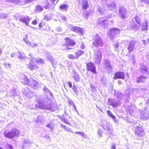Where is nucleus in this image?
I'll list each match as a JSON object with an SVG mask.
<instances>
[{
  "instance_id": "obj_1",
  "label": "nucleus",
  "mask_w": 149,
  "mask_h": 149,
  "mask_svg": "<svg viewBox=\"0 0 149 149\" xmlns=\"http://www.w3.org/2000/svg\"><path fill=\"white\" fill-rule=\"evenodd\" d=\"M36 109H48L51 111H54L56 108L55 105L54 103H51V99L47 96L44 98L42 102H39L36 104Z\"/></svg>"
},
{
  "instance_id": "obj_2",
  "label": "nucleus",
  "mask_w": 149,
  "mask_h": 149,
  "mask_svg": "<svg viewBox=\"0 0 149 149\" xmlns=\"http://www.w3.org/2000/svg\"><path fill=\"white\" fill-rule=\"evenodd\" d=\"M103 123L100 125L105 130V133L107 136L112 138V136L113 135V128L106 121H104Z\"/></svg>"
},
{
  "instance_id": "obj_3",
  "label": "nucleus",
  "mask_w": 149,
  "mask_h": 149,
  "mask_svg": "<svg viewBox=\"0 0 149 149\" xmlns=\"http://www.w3.org/2000/svg\"><path fill=\"white\" fill-rule=\"evenodd\" d=\"M20 131L16 128H13L10 132L5 131L3 134L5 137L10 139H13L14 136H18Z\"/></svg>"
},
{
  "instance_id": "obj_4",
  "label": "nucleus",
  "mask_w": 149,
  "mask_h": 149,
  "mask_svg": "<svg viewBox=\"0 0 149 149\" xmlns=\"http://www.w3.org/2000/svg\"><path fill=\"white\" fill-rule=\"evenodd\" d=\"M93 44L97 48L102 47L104 44L103 41L100 37L97 34H96L94 37Z\"/></svg>"
},
{
  "instance_id": "obj_5",
  "label": "nucleus",
  "mask_w": 149,
  "mask_h": 149,
  "mask_svg": "<svg viewBox=\"0 0 149 149\" xmlns=\"http://www.w3.org/2000/svg\"><path fill=\"white\" fill-rule=\"evenodd\" d=\"M108 33L110 35V40L111 41H113L115 38L118 36L120 33V31L117 28H113L110 30Z\"/></svg>"
},
{
  "instance_id": "obj_6",
  "label": "nucleus",
  "mask_w": 149,
  "mask_h": 149,
  "mask_svg": "<svg viewBox=\"0 0 149 149\" xmlns=\"http://www.w3.org/2000/svg\"><path fill=\"white\" fill-rule=\"evenodd\" d=\"M118 13L119 17L123 19H125L127 17V10L123 7H120L118 9Z\"/></svg>"
},
{
  "instance_id": "obj_7",
  "label": "nucleus",
  "mask_w": 149,
  "mask_h": 149,
  "mask_svg": "<svg viewBox=\"0 0 149 149\" xmlns=\"http://www.w3.org/2000/svg\"><path fill=\"white\" fill-rule=\"evenodd\" d=\"M102 53L100 49L95 55L94 61L96 64L99 65L102 59Z\"/></svg>"
},
{
  "instance_id": "obj_8",
  "label": "nucleus",
  "mask_w": 149,
  "mask_h": 149,
  "mask_svg": "<svg viewBox=\"0 0 149 149\" xmlns=\"http://www.w3.org/2000/svg\"><path fill=\"white\" fill-rule=\"evenodd\" d=\"M138 42L136 41H133L130 42L127 47V49L129 53L132 52L134 49L135 46H138Z\"/></svg>"
},
{
  "instance_id": "obj_9",
  "label": "nucleus",
  "mask_w": 149,
  "mask_h": 149,
  "mask_svg": "<svg viewBox=\"0 0 149 149\" xmlns=\"http://www.w3.org/2000/svg\"><path fill=\"white\" fill-rule=\"evenodd\" d=\"M86 70L87 71L97 74L95 67L92 62H89L86 64Z\"/></svg>"
},
{
  "instance_id": "obj_10",
  "label": "nucleus",
  "mask_w": 149,
  "mask_h": 149,
  "mask_svg": "<svg viewBox=\"0 0 149 149\" xmlns=\"http://www.w3.org/2000/svg\"><path fill=\"white\" fill-rule=\"evenodd\" d=\"M38 82L32 78H30L29 80L28 83L27 84L29 86L34 89H36L38 87Z\"/></svg>"
},
{
  "instance_id": "obj_11",
  "label": "nucleus",
  "mask_w": 149,
  "mask_h": 149,
  "mask_svg": "<svg viewBox=\"0 0 149 149\" xmlns=\"http://www.w3.org/2000/svg\"><path fill=\"white\" fill-rule=\"evenodd\" d=\"M66 40L65 42V45L67 46V48L68 49H70L71 48L68 47L74 46L75 44L74 41L68 38H65V39Z\"/></svg>"
},
{
  "instance_id": "obj_12",
  "label": "nucleus",
  "mask_w": 149,
  "mask_h": 149,
  "mask_svg": "<svg viewBox=\"0 0 149 149\" xmlns=\"http://www.w3.org/2000/svg\"><path fill=\"white\" fill-rule=\"evenodd\" d=\"M113 79L115 80L117 79H125V73L123 72H116Z\"/></svg>"
},
{
  "instance_id": "obj_13",
  "label": "nucleus",
  "mask_w": 149,
  "mask_h": 149,
  "mask_svg": "<svg viewBox=\"0 0 149 149\" xmlns=\"http://www.w3.org/2000/svg\"><path fill=\"white\" fill-rule=\"evenodd\" d=\"M136 134L139 136H142L144 134V132L143 129L140 127H137L135 128Z\"/></svg>"
},
{
  "instance_id": "obj_14",
  "label": "nucleus",
  "mask_w": 149,
  "mask_h": 149,
  "mask_svg": "<svg viewBox=\"0 0 149 149\" xmlns=\"http://www.w3.org/2000/svg\"><path fill=\"white\" fill-rule=\"evenodd\" d=\"M131 27L132 29L135 31H138L139 30L141 24H137L133 20L131 22Z\"/></svg>"
},
{
  "instance_id": "obj_15",
  "label": "nucleus",
  "mask_w": 149,
  "mask_h": 149,
  "mask_svg": "<svg viewBox=\"0 0 149 149\" xmlns=\"http://www.w3.org/2000/svg\"><path fill=\"white\" fill-rule=\"evenodd\" d=\"M24 92L23 93L24 95L29 98L32 97L34 93L33 92L31 91L30 90L27 88H25L24 89Z\"/></svg>"
},
{
  "instance_id": "obj_16",
  "label": "nucleus",
  "mask_w": 149,
  "mask_h": 149,
  "mask_svg": "<svg viewBox=\"0 0 149 149\" xmlns=\"http://www.w3.org/2000/svg\"><path fill=\"white\" fill-rule=\"evenodd\" d=\"M108 103L109 105L115 107L119 105V101L114 99L110 98L108 100Z\"/></svg>"
},
{
  "instance_id": "obj_17",
  "label": "nucleus",
  "mask_w": 149,
  "mask_h": 149,
  "mask_svg": "<svg viewBox=\"0 0 149 149\" xmlns=\"http://www.w3.org/2000/svg\"><path fill=\"white\" fill-rule=\"evenodd\" d=\"M147 77L144 75H141L136 79V82L138 83H144L147 79Z\"/></svg>"
},
{
  "instance_id": "obj_18",
  "label": "nucleus",
  "mask_w": 149,
  "mask_h": 149,
  "mask_svg": "<svg viewBox=\"0 0 149 149\" xmlns=\"http://www.w3.org/2000/svg\"><path fill=\"white\" fill-rule=\"evenodd\" d=\"M36 119V121L37 123H42L45 122L44 117L42 115L41 113L38 115Z\"/></svg>"
},
{
  "instance_id": "obj_19",
  "label": "nucleus",
  "mask_w": 149,
  "mask_h": 149,
  "mask_svg": "<svg viewBox=\"0 0 149 149\" xmlns=\"http://www.w3.org/2000/svg\"><path fill=\"white\" fill-rule=\"evenodd\" d=\"M19 20L25 23V24L28 26L29 24V22L30 21V19L28 16H22L19 18Z\"/></svg>"
},
{
  "instance_id": "obj_20",
  "label": "nucleus",
  "mask_w": 149,
  "mask_h": 149,
  "mask_svg": "<svg viewBox=\"0 0 149 149\" xmlns=\"http://www.w3.org/2000/svg\"><path fill=\"white\" fill-rule=\"evenodd\" d=\"M104 63V68L105 69H107L109 70H112V67L108 60L105 59Z\"/></svg>"
},
{
  "instance_id": "obj_21",
  "label": "nucleus",
  "mask_w": 149,
  "mask_h": 149,
  "mask_svg": "<svg viewBox=\"0 0 149 149\" xmlns=\"http://www.w3.org/2000/svg\"><path fill=\"white\" fill-rule=\"evenodd\" d=\"M82 8L85 10L89 6L87 0H82Z\"/></svg>"
},
{
  "instance_id": "obj_22",
  "label": "nucleus",
  "mask_w": 149,
  "mask_h": 149,
  "mask_svg": "<svg viewBox=\"0 0 149 149\" xmlns=\"http://www.w3.org/2000/svg\"><path fill=\"white\" fill-rule=\"evenodd\" d=\"M148 68L146 66L143 65L140 68V70L141 72L145 74H147L148 73Z\"/></svg>"
},
{
  "instance_id": "obj_23",
  "label": "nucleus",
  "mask_w": 149,
  "mask_h": 149,
  "mask_svg": "<svg viewBox=\"0 0 149 149\" xmlns=\"http://www.w3.org/2000/svg\"><path fill=\"white\" fill-rule=\"evenodd\" d=\"M21 82L24 84H27L28 83L29 80L24 75L22 74L21 77Z\"/></svg>"
},
{
  "instance_id": "obj_24",
  "label": "nucleus",
  "mask_w": 149,
  "mask_h": 149,
  "mask_svg": "<svg viewBox=\"0 0 149 149\" xmlns=\"http://www.w3.org/2000/svg\"><path fill=\"white\" fill-rule=\"evenodd\" d=\"M71 30L72 31L81 34L82 32V29L77 26H75L72 27L71 29Z\"/></svg>"
},
{
  "instance_id": "obj_25",
  "label": "nucleus",
  "mask_w": 149,
  "mask_h": 149,
  "mask_svg": "<svg viewBox=\"0 0 149 149\" xmlns=\"http://www.w3.org/2000/svg\"><path fill=\"white\" fill-rule=\"evenodd\" d=\"M107 22V21L105 19L103 18H101L98 22V24L104 26L106 25Z\"/></svg>"
},
{
  "instance_id": "obj_26",
  "label": "nucleus",
  "mask_w": 149,
  "mask_h": 149,
  "mask_svg": "<svg viewBox=\"0 0 149 149\" xmlns=\"http://www.w3.org/2000/svg\"><path fill=\"white\" fill-rule=\"evenodd\" d=\"M43 90L44 93L45 94H49L51 96H53V95L52 93L45 86H44Z\"/></svg>"
},
{
  "instance_id": "obj_27",
  "label": "nucleus",
  "mask_w": 149,
  "mask_h": 149,
  "mask_svg": "<svg viewBox=\"0 0 149 149\" xmlns=\"http://www.w3.org/2000/svg\"><path fill=\"white\" fill-rule=\"evenodd\" d=\"M108 7L111 10L114 9L116 7V4L113 2H112L107 5Z\"/></svg>"
},
{
  "instance_id": "obj_28",
  "label": "nucleus",
  "mask_w": 149,
  "mask_h": 149,
  "mask_svg": "<svg viewBox=\"0 0 149 149\" xmlns=\"http://www.w3.org/2000/svg\"><path fill=\"white\" fill-rule=\"evenodd\" d=\"M142 29L141 30V31L143 30H146L148 29V23L146 21H145L144 22H143L142 24Z\"/></svg>"
},
{
  "instance_id": "obj_29",
  "label": "nucleus",
  "mask_w": 149,
  "mask_h": 149,
  "mask_svg": "<svg viewBox=\"0 0 149 149\" xmlns=\"http://www.w3.org/2000/svg\"><path fill=\"white\" fill-rule=\"evenodd\" d=\"M68 8V6L66 4H63L60 6V10L62 11H67Z\"/></svg>"
},
{
  "instance_id": "obj_30",
  "label": "nucleus",
  "mask_w": 149,
  "mask_h": 149,
  "mask_svg": "<svg viewBox=\"0 0 149 149\" xmlns=\"http://www.w3.org/2000/svg\"><path fill=\"white\" fill-rule=\"evenodd\" d=\"M97 10L101 14L104 15L105 14V9L104 8H101L99 6H98Z\"/></svg>"
},
{
  "instance_id": "obj_31",
  "label": "nucleus",
  "mask_w": 149,
  "mask_h": 149,
  "mask_svg": "<svg viewBox=\"0 0 149 149\" xmlns=\"http://www.w3.org/2000/svg\"><path fill=\"white\" fill-rule=\"evenodd\" d=\"M141 16L136 15L135 18V19L137 24H141Z\"/></svg>"
},
{
  "instance_id": "obj_32",
  "label": "nucleus",
  "mask_w": 149,
  "mask_h": 149,
  "mask_svg": "<svg viewBox=\"0 0 149 149\" xmlns=\"http://www.w3.org/2000/svg\"><path fill=\"white\" fill-rule=\"evenodd\" d=\"M27 66L28 68L30 69L31 70H33L36 68V66L34 65H33L31 63H29V64H27Z\"/></svg>"
},
{
  "instance_id": "obj_33",
  "label": "nucleus",
  "mask_w": 149,
  "mask_h": 149,
  "mask_svg": "<svg viewBox=\"0 0 149 149\" xmlns=\"http://www.w3.org/2000/svg\"><path fill=\"white\" fill-rule=\"evenodd\" d=\"M43 9L42 6L38 5L36 7L35 10L37 13L41 12Z\"/></svg>"
},
{
  "instance_id": "obj_34",
  "label": "nucleus",
  "mask_w": 149,
  "mask_h": 149,
  "mask_svg": "<svg viewBox=\"0 0 149 149\" xmlns=\"http://www.w3.org/2000/svg\"><path fill=\"white\" fill-rule=\"evenodd\" d=\"M108 116L110 117L113 120H115L116 117L113 115L111 111L109 110L107 111Z\"/></svg>"
},
{
  "instance_id": "obj_35",
  "label": "nucleus",
  "mask_w": 149,
  "mask_h": 149,
  "mask_svg": "<svg viewBox=\"0 0 149 149\" xmlns=\"http://www.w3.org/2000/svg\"><path fill=\"white\" fill-rule=\"evenodd\" d=\"M84 54V52L83 51L81 50H79L75 52V55L76 56V57H77V58L80 56L81 55Z\"/></svg>"
},
{
  "instance_id": "obj_36",
  "label": "nucleus",
  "mask_w": 149,
  "mask_h": 149,
  "mask_svg": "<svg viewBox=\"0 0 149 149\" xmlns=\"http://www.w3.org/2000/svg\"><path fill=\"white\" fill-rule=\"evenodd\" d=\"M17 91H16L15 89H13V90L11 92V93H10V95L12 96H15V95H17L18 93L17 92Z\"/></svg>"
},
{
  "instance_id": "obj_37",
  "label": "nucleus",
  "mask_w": 149,
  "mask_h": 149,
  "mask_svg": "<svg viewBox=\"0 0 149 149\" xmlns=\"http://www.w3.org/2000/svg\"><path fill=\"white\" fill-rule=\"evenodd\" d=\"M31 142L27 140H24V146L25 147H27V146L31 144Z\"/></svg>"
},
{
  "instance_id": "obj_38",
  "label": "nucleus",
  "mask_w": 149,
  "mask_h": 149,
  "mask_svg": "<svg viewBox=\"0 0 149 149\" xmlns=\"http://www.w3.org/2000/svg\"><path fill=\"white\" fill-rule=\"evenodd\" d=\"M43 139L45 142H48L50 141V136L47 134H46L43 137Z\"/></svg>"
},
{
  "instance_id": "obj_39",
  "label": "nucleus",
  "mask_w": 149,
  "mask_h": 149,
  "mask_svg": "<svg viewBox=\"0 0 149 149\" xmlns=\"http://www.w3.org/2000/svg\"><path fill=\"white\" fill-rule=\"evenodd\" d=\"M72 89L74 92L77 95L79 94V92L77 90V87L74 84L73 86Z\"/></svg>"
},
{
  "instance_id": "obj_40",
  "label": "nucleus",
  "mask_w": 149,
  "mask_h": 149,
  "mask_svg": "<svg viewBox=\"0 0 149 149\" xmlns=\"http://www.w3.org/2000/svg\"><path fill=\"white\" fill-rule=\"evenodd\" d=\"M117 98L119 99H122L123 97V95L121 93H118L116 95Z\"/></svg>"
},
{
  "instance_id": "obj_41",
  "label": "nucleus",
  "mask_w": 149,
  "mask_h": 149,
  "mask_svg": "<svg viewBox=\"0 0 149 149\" xmlns=\"http://www.w3.org/2000/svg\"><path fill=\"white\" fill-rule=\"evenodd\" d=\"M18 58L22 59L25 58V55L24 53H21L19 51L18 52Z\"/></svg>"
},
{
  "instance_id": "obj_42",
  "label": "nucleus",
  "mask_w": 149,
  "mask_h": 149,
  "mask_svg": "<svg viewBox=\"0 0 149 149\" xmlns=\"http://www.w3.org/2000/svg\"><path fill=\"white\" fill-rule=\"evenodd\" d=\"M47 59L49 61L52 63V64H53L54 62L55 61L53 58V57L51 56H48L47 57Z\"/></svg>"
},
{
  "instance_id": "obj_43",
  "label": "nucleus",
  "mask_w": 149,
  "mask_h": 149,
  "mask_svg": "<svg viewBox=\"0 0 149 149\" xmlns=\"http://www.w3.org/2000/svg\"><path fill=\"white\" fill-rule=\"evenodd\" d=\"M63 118H68V117L69 118H70V116L66 112V111H65L63 113Z\"/></svg>"
},
{
  "instance_id": "obj_44",
  "label": "nucleus",
  "mask_w": 149,
  "mask_h": 149,
  "mask_svg": "<svg viewBox=\"0 0 149 149\" xmlns=\"http://www.w3.org/2000/svg\"><path fill=\"white\" fill-rule=\"evenodd\" d=\"M68 118H64L62 117L61 118V121L64 122V123L67 124H70L68 122V121L67 120Z\"/></svg>"
},
{
  "instance_id": "obj_45",
  "label": "nucleus",
  "mask_w": 149,
  "mask_h": 149,
  "mask_svg": "<svg viewBox=\"0 0 149 149\" xmlns=\"http://www.w3.org/2000/svg\"><path fill=\"white\" fill-rule=\"evenodd\" d=\"M74 80L76 81H78L79 80V75L77 74H74Z\"/></svg>"
},
{
  "instance_id": "obj_46",
  "label": "nucleus",
  "mask_w": 149,
  "mask_h": 149,
  "mask_svg": "<svg viewBox=\"0 0 149 149\" xmlns=\"http://www.w3.org/2000/svg\"><path fill=\"white\" fill-rule=\"evenodd\" d=\"M103 132L102 130L99 129L98 131V135L101 137H102V134Z\"/></svg>"
},
{
  "instance_id": "obj_47",
  "label": "nucleus",
  "mask_w": 149,
  "mask_h": 149,
  "mask_svg": "<svg viewBox=\"0 0 149 149\" xmlns=\"http://www.w3.org/2000/svg\"><path fill=\"white\" fill-rule=\"evenodd\" d=\"M75 134H78L82 136L83 137H85V134L84 133L82 132H76L75 133Z\"/></svg>"
},
{
  "instance_id": "obj_48",
  "label": "nucleus",
  "mask_w": 149,
  "mask_h": 149,
  "mask_svg": "<svg viewBox=\"0 0 149 149\" xmlns=\"http://www.w3.org/2000/svg\"><path fill=\"white\" fill-rule=\"evenodd\" d=\"M46 127L49 128L51 129V131H53L54 129L53 127L51 124L50 123H49V125H47Z\"/></svg>"
},
{
  "instance_id": "obj_49",
  "label": "nucleus",
  "mask_w": 149,
  "mask_h": 149,
  "mask_svg": "<svg viewBox=\"0 0 149 149\" xmlns=\"http://www.w3.org/2000/svg\"><path fill=\"white\" fill-rule=\"evenodd\" d=\"M37 45V44H35L33 43H31V42H30L29 45V47H36Z\"/></svg>"
},
{
  "instance_id": "obj_50",
  "label": "nucleus",
  "mask_w": 149,
  "mask_h": 149,
  "mask_svg": "<svg viewBox=\"0 0 149 149\" xmlns=\"http://www.w3.org/2000/svg\"><path fill=\"white\" fill-rule=\"evenodd\" d=\"M69 58L72 59H75L77 58L76 56H74L73 54H70L68 55Z\"/></svg>"
},
{
  "instance_id": "obj_51",
  "label": "nucleus",
  "mask_w": 149,
  "mask_h": 149,
  "mask_svg": "<svg viewBox=\"0 0 149 149\" xmlns=\"http://www.w3.org/2000/svg\"><path fill=\"white\" fill-rule=\"evenodd\" d=\"M8 1H12L15 3H17L20 0H7Z\"/></svg>"
},
{
  "instance_id": "obj_52",
  "label": "nucleus",
  "mask_w": 149,
  "mask_h": 149,
  "mask_svg": "<svg viewBox=\"0 0 149 149\" xmlns=\"http://www.w3.org/2000/svg\"><path fill=\"white\" fill-rule=\"evenodd\" d=\"M90 87L91 89V90L93 91H94L95 90V86H94L91 84L90 85Z\"/></svg>"
},
{
  "instance_id": "obj_53",
  "label": "nucleus",
  "mask_w": 149,
  "mask_h": 149,
  "mask_svg": "<svg viewBox=\"0 0 149 149\" xmlns=\"http://www.w3.org/2000/svg\"><path fill=\"white\" fill-rule=\"evenodd\" d=\"M142 2H144L149 5V0H141Z\"/></svg>"
},
{
  "instance_id": "obj_54",
  "label": "nucleus",
  "mask_w": 149,
  "mask_h": 149,
  "mask_svg": "<svg viewBox=\"0 0 149 149\" xmlns=\"http://www.w3.org/2000/svg\"><path fill=\"white\" fill-rule=\"evenodd\" d=\"M135 56L134 55H131L130 58V59L133 61L135 59Z\"/></svg>"
},
{
  "instance_id": "obj_55",
  "label": "nucleus",
  "mask_w": 149,
  "mask_h": 149,
  "mask_svg": "<svg viewBox=\"0 0 149 149\" xmlns=\"http://www.w3.org/2000/svg\"><path fill=\"white\" fill-rule=\"evenodd\" d=\"M68 103L70 105H72L73 104H74V103L73 102V101L71 100H69Z\"/></svg>"
},
{
  "instance_id": "obj_56",
  "label": "nucleus",
  "mask_w": 149,
  "mask_h": 149,
  "mask_svg": "<svg viewBox=\"0 0 149 149\" xmlns=\"http://www.w3.org/2000/svg\"><path fill=\"white\" fill-rule=\"evenodd\" d=\"M6 17L5 15L3 13L0 14V18H3Z\"/></svg>"
},
{
  "instance_id": "obj_57",
  "label": "nucleus",
  "mask_w": 149,
  "mask_h": 149,
  "mask_svg": "<svg viewBox=\"0 0 149 149\" xmlns=\"http://www.w3.org/2000/svg\"><path fill=\"white\" fill-rule=\"evenodd\" d=\"M61 19L63 20V21H65L66 20V17H65L64 16L62 15L60 17Z\"/></svg>"
},
{
  "instance_id": "obj_58",
  "label": "nucleus",
  "mask_w": 149,
  "mask_h": 149,
  "mask_svg": "<svg viewBox=\"0 0 149 149\" xmlns=\"http://www.w3.org/2000/svg\"><path fill=\"white\" fill-rule=\"evenodd\" d=\"M67 84H68V86H69V87L70 88H72V83L71 82H68L67 83Z\"/></svg>"
},
{
  "instance_id": "obj_59",
  "label": "nucleus",
  "mask_w": 149,
  "mask_h": 149,
  "mask_svg": "<svg viewBox=\"0 0 149 149\" xmlns=\"http://www.w3.org/2000/svg\"><path fill=\"white\" fill-rule=\"evenodd\" d=\"M8 149H13V147L10 144H8Z\"/></svg>"
},
{
  "instance_id": "obj_60",
  "label": "nucleus",
  "mask_w": 149,
  "mask_h": 149,
  "mask_svg": "<svg viewBox=\"0 0 149 149\" xmlns=\"http://www.w3.org/2000/svg\"><path fill=\"white\" fill-rule=\"evenodd\" d=\"M81 48L83 49L85 48L84 45L83 43H82L81 44Z\"/></svg>"
},
{
  "instance_id": "obj_61",
  "label": "nucleus",
  "mask_w": 149,
  "mask_h": 149,
  "mask_svg": "<svg viewBox=\"0 0 149 149\" xmlns=\"http://www.w3.org/2000/svg\"><path fill=\"white\" fill-rule=\"evenodd\" d=\"M116 148L115 144H114L112 145L111 146V149H116Z\"/></svg>"
},
{
  "instance_id": "obj_62",
  "label": "nucleus",
  "mask_w": 149,
  "mask_h": 149,
  "mask_svg": "<svg viewBox=\"0 0 149 149\" xmlns=\"http://www.w3.org/2000/svg\"><path fill=\"white\" fill-rule=\"evenodd\" d=\"M57 62L56 61L54 62L53 64H52L53 65L54 67L56 68V64Z\"/></svg>"
},
{
  "instance_id": "obj_63",
  "label": "nucleus",
  "mask_w": 149,
  "mask_h": 149,
  "mask_svg": "<svg viewBox=\"0 0 149 149\" xmlns=\"http://www.w3.org/2000/svg\"><path fill=\"white\" fill-rule=\"evenodd\" d=\"M72 107L74 109H75V111H77V113H78V111L77 110L76 107L75 105H74V104H73L72 105Z\"/></svg>"
},
{
  "instance_id": "obj_64",
  "label": "nucleus",
  "mask_w": 149,
  "mask_h": 149,
  "mask_svg": "<svg viewBox=\"0 0 149 149\" xmlns=\"http://www.w3.org/2000/svg\"><path fill=\"white\" fill-rule=\"evenodd\" d=\"M61 125L62 127L64 128L65 129H66V128H68V127H66L65 125H63L61 123Z\"/></svg>"
}]
</instances>
